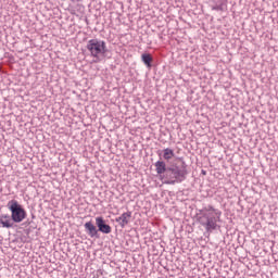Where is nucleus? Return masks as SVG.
Returning <instances> with one entry per match:
<instances>
[{
    "label": "nucleus",
    "mask_w": 278,
    "mask_h": 278,
    "mask_svg": "<svg viewBox=\"0 0 278 278\" xmlns=\"http://www.w3.org/2000/svg\"><path fill=\"white\" fill-rule=\"evenodd\" d=\"M105 41L99 39H91L87 42V50L90 52L91 58L99 60L100 55H105Z\"/></svg>",
    "instance_id": "nucleus-3"
},
{
    "label": "nucleus",
    "mask_w": 278,
    "mask_h": 278,
    "mask_svg": "<svg viewBox=\"0 0 278 278\" xmlns=\"http://www.w3.org/2000/svg\"><path fill=\"white\" fill-rule=\"evenodd\" d=\"M220 212L210 207L207 213H203L199 217V223L202 227H205L206 231H212L216 229V217L220 218Z\"/></svg>",
    "instance_id": "nucleus-1"
},
{
    "label": "nucleus",
    "mask_w": 278,
    "mask_h": 278,
    "mask_svg": "<svg viewBox=\"0 0 278 278\" xmlns=\"http://www.w3.org/2000/svg\"><path fill=\"white\" fill-rule=\"evenodd\" d=\"M172 174L174 175L173 178H169L165 181V184L173 186L175 184H181L184 179H186V173L179 168H170L169 169Z\"/></svg>",
    "instance_id": "nucleus-4"
},
{
    "label": "nucleus",
    "mask_w": 278,
    "mask_h": 278,
    "mask_svg": "<svg viewBox=\"0 0 278 278\" xmlns=\"http://www.w3.org/2000/svg\"><path fill=\"white\" fill-rule=\"evenodd\" d=\"M96 225L99 228V231H101L102 233H112V227L105 224L103 217H97Z\"/></svg>",
    "instance_id": "nucleus-5"
},
{
    "label": "nucleus",
    "mask_w": 278,
    "mask_h": 278,
    "mask_svg": "<svg viewBox=\"0 0 278 278\" xmlns=\"http://www.w3.org/2000/svg\"><path fill=\"white\" fill-rule=\"evenodd\" d=\"M116 223H118L119 226H122V228L127 227V225H129L130 220H131V211H128L126 213H123L119 217H117Z\"/></svg>",
    "instance_id": "nucleus-6"
},
{
    "label": "nucleus",
    "mask_w": 278,
    "mask_h": 278,
    "mask_svg": "<svg viewBox=\"0 0 278 278\" xmlns=\"http://www.w3.org/2000/svg\"><path fill=\"white\" fill-rule=\"evenodd\" d=\"M155 168L157 175H164V173H166V163L164 161H157L155 163Z\"/></svg>",
    "instance_id": "nucleus-10"
},
{
    "label": "nucleus",
    "mask_w": 278,
    "mask_h": 278,
    "mask_svg": "<svg viewBox=\"0 0 278 278\" xmlns=\"http://www.w3.org/2000/svg\"><path fill=\"white\" fill-rule=\"evenodd\" d=\"M85 229H86L88 236H90V238H94V236H97V233H98L97 226H94V224H92V222H87L85 224Z\"/></svg>",
    "instance_id": "nucleus-8"
},
{
    "label": "nucleus",
    "mask_w": 278,
    "mask_h": 278,
    "mask_svg": "<svg viewBox=\"0 0 278 278\" xmlns=\"http://www.w3.org/2000/svg\"><path fill=\"white\" fill-rule=\"evenodd\" d=\"M142 62L146 64V66H148L149 68H151V63L153 62V56H151V54H142L141 55Z\"/></svg>",
    "instance_id": "nucleus-11"
},
{
    "label": "nucleus",
    "mask_w": 278,
    "mask_h": 278,
    "mask_svg": "<svg viewBox=\"0 0 278 278\" xmlns=\"http://www.w3.org/2000/svg\"><path fill=\"white\" fill-rule=\"evenodd\" d=\"M8 206L11 212V219L13 223H23V220L27 218V212H25V208H23V206L18 204L17 201H10Z\"/></svg>",
    "instance_id": "nucleus-2"
},
{
    "label": "nucleus",
    "mask_w": 278,
    "mask_h": 278,
    "mask_svg": "<svg viewBox=\"0 0 278 278\" xmlns=\"http://www.w3.org/2000/svg\"><path fill=\"white\" fill-rule=\"evenodd\" d=\"M0 226L10 229L14 227V222L10 215H0Z\"/></svg>",
    "instance_id": "nucleus-7"
},
{
    "label": "nucleus",
    "mask_w": 278,
    "mask_h": 278,
    "mask_svg": "<svg viewBox=\"0 0 278 278\" xmlns=\"http://www.w3.org/2000/svg\"><path fill=\"white\" fill-rule=\"evenodd\" d=\"M175 157V151L170 148H166L163 150V160L166 162H169V160H173Z\"/></svg>",
    "instance_id": "nucleus-9"
}]
</instances>
